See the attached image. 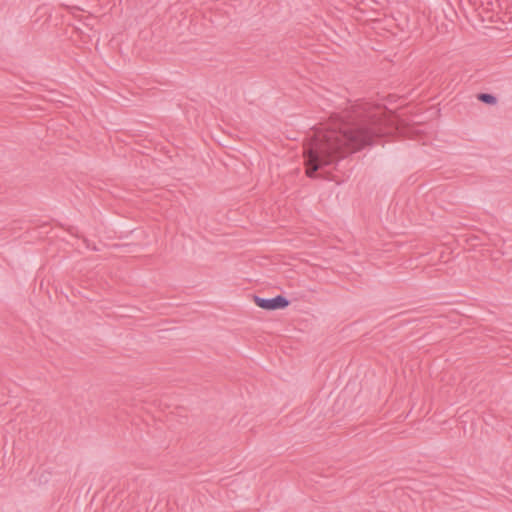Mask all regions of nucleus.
Wrapping results in <instances>:
<instances>
[{"label":"nucleus","mask_w":512,"mask_h":512,"mask_svg":"<svg viewBox=\"0 0 512 512\" xmlns=\"http://www.w3.org/2000/svg\"><path fill=\"white\" fill-rule=\"evenodd\" d=\"M381 138L382 130L373 119H341L305 151L307 177L329 179L328 176H320L318 171L332 165L336 169L341 159L374 146Z\"/></svg>","instance_id":"obj_1"},{"label":"nucleus","mask_w":512,"mask_h":512,"mask_svg":"<svg viewBox=\"0 0 512 512\" xmlns=\"http://www.w3.org/2000/svg\"><path fill=\"white\" fill-rule=\"evenodd\" d=\"M253 301L256 306L266 311L285 309L291 303L287 297L281 294L272 298H263L258 295H253Z\"/></svg>","instance_id":"obj_2"},{"label":"nucleus","mask_w":512,"mask_h":512,"mask_svg":"<svg viewBox=\"0 0 512 512\" xmlns=\"http://www.w3.org/2000/svg\"><path fill=\"white\" fill-rule=\"evenodd\" d=\"M478 101L487 104V105H495L498 102L497 97L492 93L480 92L476 95Z\"/></svg>","instance_id":"obj_3"},{"label":"nucleus","mask_w":512,"mask_h":512,"mask_svg":"<svg viewBox=\"0 0 512 512\" xmlns=\"http://www.w3.org/2000/svg\"><path fill=\"white\" fill-rule=\"evenodd\" d=\"M74 229H75V228H74L73 226H71V227L68 229V231L72 234Z\"/></svg>","instance_id":"obj_4"}]
</instances>
